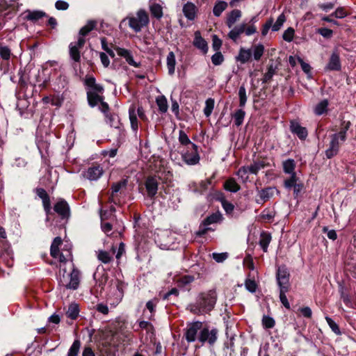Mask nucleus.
I'll list each match as a JSON object with an SVG mask.
<instances>
[{
    "mask_svg": "<svg viewBox=\"0 0 356 356\" xmlns=\"http://www.w3.org/2000/svg\"><path fill=\"white\" fill-rule=\"evenodd\" d=\"M217 294L215 290H209L199 295L195 303L190 304L188 309L194 314H203L211 312L216 305Z\"/></svg>",
    "mask_w": 356,
    "mask_h": 356,
    "instance_id": "1",
    "label": "nucleus"
},
{
    "mask_svg": "<svg viewBox=\"0 0 356 356\" xmlns=\"http://www.w3.org/2000/svg\"><path fill=\"white\" fill-rule=\"evenodd\" d=\"M350 121H343L341 122L340 131L331 136V141L329 148L325 151V155L327 159H331L337 155L339 149V140L344 142L346 140V133L350 127Z\"/></svg>",
    "mask_w": 356,
    "mask_h": 356,
    "instance_id": "2",
    "label": "nucleus"
},
{
    "mask_svg": "<svg viewBox=\"0 0 356 356\" xmlns=\"http://www.w3.org/2000/svg\"><path fill=\"white\" fill-rule=\"evenodd\" d=\"M257 21L258 17L257 15H255L250 19L248 23L243 22L241 24L234 26L228 33L229 38L236 42L238 39L239 36L243 33H245L248 36L257 33V29L254 23Z\"/></svg>",
    "mask_w": 356,
    "mask_h": 356,
    "instance_id": "3",
    "label": "nucleus"
},
{
    "mask_svg": "<svg viewBox=\"0 0 356 356\" xmlns=\"http://www.w3.org/2000/svg\"><path fill=\"white\" fill-rule=\"evenodd\" d=\"M63 270V273L62 275L61 270H60V284L66 289H76L79 284V271L74 268L70 273L65 275V269Z\"/></svg>",
    "mask_w": 356,
    "mask_h": 356,
    "instance_id": "4",
    "label": "nucleus"
},
{
    "mask_svg": "<svg viewBox=\"0 0 356 356\" xmlns=\"http://www.w3.org/2000/svg\"><path fill=\"white\" fill-rule=\"evenodd\" d=\"M129 26L135 32H140L143 27L149 24V16L145 10H139L136 16L129 17Z\"/></svg>",
    "mask_w": 356,
    "mask_h": 356,
    "instance_id": "5",
    "label": "nucleus"
},
{
    "mask_svg": "<svg viewBox=\"0 0 356 356\" xmlns=\"http://www.w3.org/2000/svg\"><path fill=\"white\" fill-rule=\"evenodd\" d=\"M218 336V330L216 328L209 329V327L201 328L198 336V340L202 343H208L213 346L216 342Z\"/></svg>",
    "mask_w": 356,
    "mask_h": 356,
    "instance_id": "6",
    "label": "nucleus"
},
{
    "mask_svg": "<svg viewBox=\"0 0 356 356\" xmlns=\"http://www.w3.org/2000/svg\"><path fill=\"white\" fill-rule=\"evenodd\" d=\"M290 274L285 266H279L276 273V279L280 289H289Z\"/></svg>",
    "mask_w": 356,
    "mask_h": 356,
    "instance_id": "7",
    "label": "nucleus"
},
{
    "mask_svg": "<svg viewBox=\"0 0 356 356\" xmlns=\"http://www.w3.org/2000/svg\"><path fill=\"white\" fill-rule=\"evenodd\" d=\"M181 156L186 164H197L200 161L197 146L196 145H191V147H188V149L186 152H182Z\"/></svg>",
    "mask_w": 356,
    "mask_h": 356,
    "instance_id": "8",
    "label": "nucleus"
},
{
    "mask_svg": "<svg viewBox=\"0 0 356 356\" xmlns=\"http://www.w3.org/2000/svg\"><path fill=\"white\" fill-rule=\"evenodd\" d=\"M86 43L85 39H78L75 42H71L69 45V53L70 58L74 62H79L81 60V55L79 50L82 49Z\"/></svg>",
    "mask_w": 356,
    "mask_h": 356,
    "instance_id": "9",
    "label": "nucleus"
},
{
    "mask_svg": "<svg viewBox=\"0 0 356 356\" xmlns=\"http://www.w3.org/2000/svg\"><path fill=\"white\" fill-rule=\"evenodd\" d=\"M202 322L196 321L190 324L186 330L185 337L188 342H194L197 339V332L201 330Z\"/></svg>",
    "mask_w": 356,
    "mask_h": 356,
    "instance_id": "10",
    "label": "nucleus"
},
{
    "mask_svg": "<svg viewBox=\"0 0 356 356\" xmlns=\"http://www.w3.org/2000/svg\"><path fill=\"white\" fill-rule=\"evenodd\" d=\"M275 193H278L275 187H266L258 191V198L256 199L257 203L263 204L267 202L274 195Z\"/></svg>",
    "mask_w": 356,
    "mask_h": 356,
    "instance_id": "11",
    "label": "nucleus"
},
{
    "mask_svg": "<svg viewBox=\"0 0 356 356\" xmlns=\"http://www.w3.org/2000/svg\"><path fill=\"white\" fill-rule=\"evenodd\" d=\"M211 184V181L209 179H207L205 180H202L201 181L192 182L189 184L188 187L189 190L194 193L198 194H202L205 191H207L209 188V186Z\"/></svg>",
    "mask_w": 356,
    "mask_h": 356,
    "instance_id": "12",
    "label": "nucleus"
},
{
    "mask_svg": "<svg viewBox=\"0 0 356 356\" xmlns=\"http://www.w3.org/2000/svg\"><path fill=\"white\" fill-rule=\"evenodd\" d=\"M290 131L296 134L300 140H305L307 135V130L305 127H302L298 122L291 121Z\"/></svg>",
    "mask_w": 356,
    "mask_h": 356,
    "instance_id": "13",
    "label": "nucleus"
},
{
    "mask_svg": "<svg viewBox=\"0 0 356 356\" xmlns=\"http://www.w3.org/2000/svg\"><path fill=\"white\" fill-rule=\"evenodd\" d=\"M158 180L155 177H149L145 181V188L147 195L150 197H154L158 191Z\"/></svg>",
    "mask_w": 356,
    "mask_h": 356,
    "instance_id": "14",
    "label": "nucleus"
},
{
    "mask_svg": "<svg viewBox=\"0 0 356 356\" xmlns=\"http://www.w3.org/2000/svg\"><path fill=\"white\" fill-rule=\"evenodd\" d=\"M54 211L63 218L70 216V207L63 200L58 201L54 207Z\"/></svg>",
    "mask_w": 356,
    "mask_h": 356,
    "instance_id": "15",
    "label": "nucleus"
},
{
    "mask_svg": "<svg viewBox=\"0 0 356 356\" xmlns=\"http://www.w3.org/2000/svg\"><path fill=\"white\" fill-rule=\"evenodd\" d=\"M115 51L120 56L124 58L126 60L129 65L135 67H138L140 66V63L136 62L134 60L133 56L130 51L121 47H116Z\"/></svg>",
    "mask_w": 356,
    "mask_h": 356,
    "instance_id": "16",
    "label": "nucleus"
},
{
    "mask_svg": "<svg viewBox=\"0 0 356 356\" xmlns=\"http://www.w3.org/2000/svg\"><path fill=\"white\" fill-rule=\"evenodd\" d=\"M103 174L102 168L99 165H95L89 168L85 172L84 177L89 180H97Z\"/></svg>",
    "mask_w": 356,
    "mask_h": 356,
    "instance_id": "17",
    "label": "nucleus"
},
{
    "mask_svg": "<svg viewBox=\"0 0 356 356\" xmlns=\"http://www.w3.org/2000/svg\"><path fill=\"white\" fill-rule=\"evenodd\" d=\"M326 68L332 71H339L341 70L340 57L337 51L332 52Z\"/></svg>",
    "mask_w": 356,
    "mask_h": 356,
    "instance_id": "18",
    "label": "nucleus"
},
{
    "mask_svg": "<svg viewBox=\"0 0 356 356\" xmlns=\"http://www.w3.org/2000/svg\"><path fill=\"white\" fill-rule=\"evenodd\" d=\"M97 24L95 20H89L86 24L83 26L79 32L78 39H85L84 37L87 35L90 31L94 30Z\"/></svg>",
    "mask_w": 356,
    "mask_h": 356,
    "instance_id": "19",
    "label": "nucleus"
},
{
    "mask_svg": "<svg viewBox=\"0 0 356 356\" xmlns=\"http://www.w3.org/2000/svg\"><path fill=\"white\" fill-rule=\"evenodd\" d=\"M193 44L197 49H200L203 54H206L208 51L207 43L205 40L201 37L200 33L198 31L195 33Z\"/></svg>",
    "mask_w": 356,
    "mask_h": 356,
    "instance_id": "20",
    "label": "nucleus"
},
{
    "mask_svg": "<svg viewBox=\"0 0 356 356\" xmlns=\"http://www.w3.org/2000/svg\"><path fill=\"white\" fill-rule=\"evenodd\" d=\"M46 16V13L42 10H26L25 12V18L33 22Z\"/></svg>",
    "mask_w": 356,
    "mask_h": 356,
    "instance_id": "21",
    "label": "nucleus"
},
{
    "mask_svg": "<svg viewBox=\"0 0 356 356\" xmlns=\"http://www.w3.org/2000/svg\"><path fill=\"white\" fill-rule=\"evenodd\" d=\"M183 13L187 19L193 20L195 17L196 6L193 3L188 2L183 7Z\"/></svg>",
    "mask_w": 356,
    "mask_h": 356,
    "instance_id": "22",
    "label": "nucleus"
},
{
    "mask_svg": "<svg viewBox=\"0 0 356 356\" xmlns=\"http://www.w3.org/2000/svg\"><path fill=\"white\" fill-rule=\"evenodd\" d=\"M241 11L238 9L233 10L228 15L226 20V24L229 28H232L234 24L241 18Z\"/></svg>",
    "mask_w": 356,
    "mask_h": 356,
    "instance_id": "23",
    "label": "nucleus"
},
{
    "mask_svg": "<svg viewBox=\"0 0 356 356\" xmlns=\"http://www.w3.org/2000/svg\"><path fill=\"white\" fill-rule=\"evenodd\" d=\"M129 115L131 129L134 131L136 132L138 129V120L136 114V107L134 106H131L129 107Z\"/></svg>",
    "mask_w": 356,
    "mask_h": 356,
    "instance_id": "24",
    "label": "nucleus"
},
{
    "mask_svg": "<svg viewBox=\"0 0 356 356\" xmlns=\"http://www.w3.org/2000/svg\"><path fill=\"white\" fill-rule=\"evenodd\" d=\"M252 56V49H244L241 47L239 50L238 55L236 57V60L240 63L244 64L248 62Z\"/></svg>",
    "mask_w": 356,
    "mask_h": 356,
    "instance_id": "25",
    "label": "nucleus"
},
{
    "mask_svg": "<svg viewBox=\"0 0 356 356\" xmlns=\"http://www.w3.org/2000/svg\"><path fill=\"white\" fill-rule=\"evenodd\" d=\"M127 184V181L126 179L121 180L118 182L113 183L111 189V196L110 197V201L115 202L114 197L115 194L120 191L121 189L124 188Z\"/></svg>",
    "mask_w": 356,
    "mask_h": 356,
    "instance_id": "26",
    "label": "nucleus"
},
{
    "mask_svg": "<svg viewBox=\"0 0 356 356\" xmlns=\"http://www.w3.org/2000/svg\"><path fill=\"white\" fill-rule=\"evenodd\" d=\"M149 10L152 16L157 19H161L163 16V8L161 5L156 2L150 1Z\"/></svg>",
    "mask_w": 356,
    "mask_h": 356,
    "instance_id": "27",
    "label": "nucleus"
},
{
    "mask_svg": "<svg viewBox=\"0 0 356 356\" xmlns=\"http://www.w3.org/2000/svg\"><path fill=\"white\" fill-rule=\"evenodd\" d=\"M87 99L89 105L94 107L103 100V97L99 95L95 92L88 91Z\"/></svg>",
    "mask_w": 356,
    "mask_h": 356,
    "instance_id": "28",
    "label": "nucleus"
},
{
    "mask_svg": "<svg viewBox=\"0 0 356 356\" xmlns=\"http://www.w3.org/2000/svg\"><path fill=\"white\" fill-rule=\"evenodd\" d=\"M283 171L286 174L293 175L296 174L295 172L296 163L292 159H289L282 163Z\"/></svg>",
    "mask_w": 356,
    "mask_h": 356,
    "instance_id": "29",
    "label": "nucleus"
},
{
    "mask_svg": "<svg viewBox=\"0 0 356 356\" xmlns=\"http://www.w3.org/2000/svg\"><path fill=\"white\" fill-rule=\"evenodd\" d=\"M63 241L60 237H56L51 245L50 254L54 258H57L59 254V246L61 245Z\"/></svg>",
    "mask_w": 356,
    "mask_h": 356,
    "instance_id": "30",
    "label": "nucleus"
},
{
    "mask_svg": "<svg viewBox=\"0 0 356 356\" xmlns=\"http://www.w3.org/2000/svg\"><path fill=\"white\" fill-rule=\"evenodd\" d=\"M166 61H167V67H168V74L172 75L175 73V64H176L175 56L172 51H170L168 54Z\"/></svg>",
    "mask_w": 356,
    "mask_h": 356,
    "instance_id": "31",
    "label": "nucleus"
},
{
    "mask_svg": "<svg viewBox=\"0 0 356 356\" xmlns=\"http://www.w3.org/2000/svg\"><path fill=\"white\" fill-rule=\"evenodd\" d=\"M224 188L225 190L232 193H236L241 188L240 186L233 178H229L225 182Z\"/></svg>",
    "mask_w": 356,
    "mask_h": 356,
    "instance_id": "32",
    "label": "nucleus"
},
{
    "mask_svg": "<svg viewBox=\"0 0 356 356\" xmlns=\"http://www.w3.org/2000/svg\"><path fill=\"white\" fill-rule=\"evenodd\" d=\"M329 102L327 99H323L316 104L314 108V113L317 115H321L327 111Z\"/></svg>",
    "mask_w": 356,
    "mask_h": 356,
    "instance_id": "33",
    "label": "nucleus"
},
{
    "mask_svg": "<svg viewBox=\"0 0 356 356\" xmlns=\"http://www.w3.org/2000/svg\"><path fill=\"white\" fill-rule=\"evenodd\" d=\"M222 219V216L220 213L217 212L213 213L204 219L203 224L204 226H207L213 223L220 222Z\"/></svg>",
    "mask_w": 356,
    "mask_h": 356,
    "instance_id": "34",
    "label": "nucleus"
},
{
    "mask_svg": "<svg viewBox=\"0 0 356 356\" xmlns=\"http://www.w3.org/2000/svg\"><path fill=\"white\" fill-rule=\"evenodd\" d=\"M271 241V236L266 232H262L260 236L259 245L264 252H266L268 245Z\"/></svg>",
    "mask_w": 356,
    "mask_h": 356,
    "instance_id": "35",
    "label": "nucleus"
},
{
    "mask_svg": "<svg viewBox=\"0 0 356 356\" xmlns=\"http://www.w3.org/2000/svg\"><path fill=\"white\" fill-rule=\"evenodd\" d=\"M79 306L76 303H72L69 305L66 312V315L68 318L74 320L79 316Z\"/></svg>",
    "mask_w": 356,
    "mask_h": 356,
    "instance_id": "36",
    "label": "nucleus"
},
{
    "mask_svg": "<svg viewBox=\"0 0 356 356\" xmlns=\"http://www.w3.org/2000/svg\"><path fill=\"white\" fill-rule=\"evenodd\" d=\"M245 115V112L243 109H238L234 112L232 118L236 126L239 127L243 124Z\"/></svg>",
    "mask_w": 356,
    "mask_h": 356,
    "instance_id": "37",
    "label": "nucleus"
},
{
    "mask_svg": "<svg viewBox=\"0 0 356 356\" xmlns=\"http://www.w3.org/2000/svg\"><path fill=\"white\" fill-rule=\"evenodd\" d=\"M156 103L159 107V110L161 113H165L168 111V102L167 99L164 95H161L156 97Z\"/></svg>",
    "mask_w": 356,
    "mask_h": 356,
    "instance_id": "38",
    "label": "nucleus"
},
{
    "mask_svg": "<svg viewBox=\"0 0 356 356\" xmlns=\"http://www.w3.org/2000/svg\"><path fill=\"white\" fill-rule=\"evenodd\" d=\"M264 52V46L261 44H257L252 47V53L253 54L254 59L259 60L262 57Z\"/></svg>",
    "mask_w": 356,
    "mask_h": 356,
    "instance_id": "39",
    "label": "nucleus"
},
{
    "mask_svg": "<svg viewBox=\"0 0 356 356\" xmlns=\"http://www.w3.org/2000/svg\"><path fill=\"white\" fill-rule=\"evenodd\" d=\"M266 166V164L264 161H255L253 163H252L250 165L247 166L248 168L250 173L257 175L258 172L264 168Z\"/></svg>",
    "mask_w": 356,
    "mask_h": 356,
    "instance_id": "40",
    "label": "nucleus"
},
{
    "mask_svg": "<svg viewBox=\"0 0 356 356\" xmlns=\"http://www.w3.org/2000/svg\"><path fill=\"white\" fill-rule=\"evenodd\" d=\"M227 3L225 1H220L216 3L213 7V13L216 17H219L226 9Z\"/></svg>",
    "mask_w": 356,
    "mask_h": 356,
    "instance_id": "41",
    "label": "nucleus"
},
{
    "mask_svg": "<svg viewBox=\"0 0 356 356\" xmlns=\"http://www.w3.org/2000/svg\"><path fill=\"white\" fill-rule=\"evenodd\" d=\"M300 180L296 174H293L291 175V177L289 179L284 180V186L286 188L291 189Z\"/></svg>",
    "mask_w": 356,
    "mask_h": 356,
    "instance_id": "42",
    "label": "nucleus"
},
{
    "mask_svg": "<svg viewBox=\"0 0 356 356\" xmlns=\"http://www.w3.org/2000/svg\"><path fill=\"white\" fill-rule=\"evenodd\" d=\"M81 347V342L79 340H75L67 353V356H78Z\"/></svg>",
    "mask_w": 356,
    "mask_h": 356,
    "instance_id": "43",
    "label": "nucleus"
},
{
    "mask_svg": "<svg viewBox=\"0 0 356 356\" xmlns=\"http://www.w3.org/2000/svg\"><path fill=\"white\" fill-rule=\"evenodd\" d=\"M179 141L181 145L184 146L191 147V145H195L190 140L189 138L183 130H180L179 132Z\"/></svg>",
    "mask_w": 356,
    "mask_h": 356,
    "instance_id": "44",
    "label": "nucleus"
},
{
    "mask_svg": "<svg viewBox=\"0 0 356 356\" xmlns=\"http://www.w3.org/2000/svg\"><path fill=\"white\" fill-rule=\"evenodd\" d=\"M238 97H239V106L241 107H244L248 99V97L246 95V90L244 86H240L238 89Z\"/></svg>",
    "mask_w": 356,
    "mask_h": 356,
    "instance_id": "45",
    "label": "nucleus"
},
{
    "mask_svg": "<svg viewBox=\"0 0 356 356\" xmlns=\"http://www.w3.org/2000/svg\"><path fill=\"white\" fill-rule=\"evenodd\" d=\"M214 108V100L211 98H209L206 100L205 107L204 108V113L207 117H209L212 113V111Z\"/></svg>",
    "mask_w": 356,
    "mask_h": 356,
    "instance_id": "46",
    "label": "nucleus"
},
{
    "mask_svg": "<svg viewBox=\"0 0 356 356\" xmlns=\"http://www.w3.org/2000/svg\"><path fill=\"white\" fill-rule=\"evenodd\" d=\"M289 289H280V300L282 304L286 309H290V304L287 300L286 293H287Z\"/></svg>",
    "mask_w": 356,
    "mask_h": 356,
    "instance_id": "47",
    "label": "nucleus"
},
{
    "mask_svg": "<svg viewBox=\"0 0 356 356\" xmlns=\"http://www.w3.org/2000/svg\"><path fill=\"white\" fill-rule=\"evenodd\" d=\"M286 20L285 15L284 14H281L277 19L275 23L272 24V30L273 31H277L282 26L284 22Z\"/></svg>",
    "mask_w": 356,
    "mask_h": 356,
    "instance_id": "48",
    "label": "nucleus"
},
{
    "mask_svg": "<svg viewBox=\"0 0 356 356\" xmlns=\"http://www.w3.org/2000/svg\"><path fill=\"white\" fill-rule=\"evenodd\" d=\"M194 281V277L191 275H184L178 280L179 286H185Z\"/></svg>",
    "mask_w": 356,
    "mask_h": 356,
    "instance_id": "49",
    "label": "nucleus"
},
{
    "mask_svg": "<svg viewBox=\"0 0 356 356\" xmlns=\"http://www.w3.org/2000/svg\"><path fill=\"white\" fill-rule=\"evenodd\" d=\"M219 200L221 202L222 207H223L226 213H231L234 210V205L232 203L227 201L223 197H220Z\"/></svg>",
    "mask_w": 356,
    "mask_h": 356,
    "instance_id": "50",
    "label": "nucleus"
},
{
    "mask_svg": "<svg viewBox=\"0 0 356 356\" xmlns=\"http://www.w3.org/2000/svg\"><path fill=\"white\" fill-rule=\"evenodd\" d=\"M98 259L103 263L108 264L111 261L112 257L108 252L102 250L98 253Z\"/></svg>",
    "mask_w": 356,
    "mask_h": 356,
    "instance_id": "51",
    "label": "nucleus"
},
{
    "mask_svg": "<svg viewBox=\"0 0 356 356\" xmlns=\"http://www.w3.org/2000/svg\"><path fill=\"white\" fill-rule=\"evenodd\" d=\"M262 324L265 328L270 329L275 326V322L273 318L268 316H264L262 318Z\"/></svg>",
    "mask_w": 356,
    "mask_h": 356,
    "instance_id": "52",
    "label": "nucleus"
},
{
    "mask_svg": "<svg viewBox=\"0 0 356 356\" xmlns=\"http://www.w3.org/2000/svg\"><path fill=\"white\" fill-rule=\"evenodd\" d=\"M248 173L250 171L247 166L241 167L237 172V175L243 181H247L248 180Z\"/></svg>",
    "mask_w": 356,
    "mask_h": 356,
    "instance_id": "53",
    "label": "nucleus"
},
{
    "mask_svg": "<svg viewBox=\"0 0 356 356\" xmlns=\"http://www.w3.org/2000/svg\"><path fill=\"white\" fill-rule=\"evenodd\" d=\"M11 51L10 49L6 47L0 45V56L6 60H8L10 58Z\"/></svg>",
    "mask_w": 356,
    "mask_h": 356,
    "instance_id": "54",
    "label": "nucleus"
},
{
    "mask_svg": "<svg viewBox=\"0 0 356 356\" xmlns=\"http://www.w3.org/2000/svg\"><path fill=\"white\" fill-rule=\"evenodd\" d=\"M228 257V254L227 252L222 253H216L213 252L212 254V258L218 263H222L225 261Z\"/></svg>",
    "mask_w": 356,
    "mask_h": 356,
    "instance_id": "55",
    "label": "nucleus"
},
{
    "mask_svg": "<svg viewBox=\"0 0 356 356\" xmlns=\"http://www.w3.org/2000/svg\"><path fill=\"white\" fill-rule=\"evenodd\" d=\"M325 320H326L327 324L329 325V326L330 327V328L332 329V330L334 333H336L337 334H339L341 333L338 325L330 317L326 316Z\"/></svg>",
    "mask_w": 356,
    "mask_h": 356,
    "instance_id": "56",
    "label": "nucleus"
},
{
    "mask_svg": "<svg viewBox=\"0 0 356 356\" xmlns=\"http://www.w3.org/2000/svg\"><path fill=\"white\" fill-rule=\"evenodd\" d=\"M275 74V69L273 65H270L268 67L267 72L264 74L263 78L264 83H268L273 76Z\"/></svg>",
    "mask_w": 356,
    "mask_h": 356,
    "instance_id": "57",
    "label": "nucleus"
},
{
    "mask_svg": "<svg viewBox=\"0 0 356 356\" xmlns=\"http://www.w3.org/2000/svg\"><path fill=\"white\" fill-rule=\"evenodd\" d=\"M224 58L220 52H216L211 57L212 63L215 65H220L223 62Z\"/></svg>",
    "mask_w": 356,
    "mask_h": 356,
    "instance_id": "58",
    "label": "nucleus"
},
{
    "mask_svg": "<svg viewBox=\"0 0 356 356\" xmlns=\"http://www.w3.org/2000/svg\"><path fill=\"white\" fill-rule=\"evenodd\" d=\"M245 288L251 293H254L257 290V285L254 280H247L245 283Z\"/></svg>",
    "mask_w": 356,
    "mask_h": 356,
    "instance_id": "59",
    "label": "nucleus"
},
{
    "mask_svg": "<svg viewBox=\"0 0 356 356\" xmlns=\"http://www.w3.org/2000/svg\"><path fill=\"white\" fill-rule=\"evenodd\" d=\"M294 30L292 28H288L283 33V39L285 41L291 42L293 39Z\"/></svg>",
    "mask_w": 356,
    "mask_h": 356,
    "instance_id": "60",
    "label": "nucleus"
},
{
    "mask_svg": "<svg viewBox=\"0 0 356 356\" xmlns=\"http://www.w3.org/2000/svg\"><path fill=\"white\" fill-rule=\"evenodd\" d=\"M323 233H327V238L331 239V240L334 241L337 238V234L336 233V231L334 230V229L329 230L327 227H323Z\"/></svg>",
    "mask_w": 356,
    "mask_h": 356,
    "instance_id": "61",
    "label": "nucleus"
},
{
    "mask_svg": "<svg viewBox=\"0 0 356 356\" xmlns=\"http://www.w3.org/2000/svg\"><path fill=\"white\" fill-rule=\"evenodd\" d=\"M318 33L325 38H330L333 34V31L331 29L327 28L318 29Z\"/></svg>",
    "mask_w": 356,
    "mask_h": 356,
    "instance_id": "62",
    "label": "nucleus"
},
{
    "mask_svg": "<svg viewBox=\"0 0 356 356\" xmlns=\"http://www.w3.org/2000/svg\"><path fill=\"white\" fill-rule=\"evenodd\" d=\"M55 7L58 10H66L69 8V3L66 1L58 0L55 3Z\"/></svg>",
    "mask_w": 356,
    "mask_h": 356,
    "instance_id": "63",
    "label": "nucleus"
},
{
    "mask_svg": "<svg viewBox=\"0 0 356 356\" xmlns=\"http://www.w3.org/2000/svg\"><path fill=\"white\" fill-rule=\"evenodd\" d=\"M347 15L346 12L343 8H338L332 14V16H334L337 18H343Z\"/></svg>",
    "mask_w": 356,
    "mask_h": 356,
    "instance_id": "64",
    "label": "nucleus"
}]
</instances>
